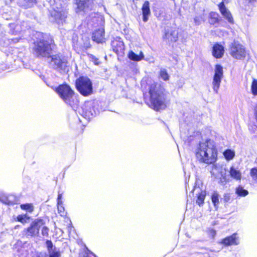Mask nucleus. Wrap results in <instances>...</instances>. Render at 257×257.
Wrapping results in <instances>:
<instances>
[{
    "label": "nucleus",
    "instance_id": "nucleus-1",
    "mask_svg": "<svg viewBox=\"0 0 257 257\" xmlns=\"http://www.w3.org/2000/svg\"><path fill=\"white\" fill-rule=\"evenodd\" d=\"M197 159L201 163L213 164L217 157V150L215 142L207 140L199 143L196 150Z\"/></svg>",
    "mask_w": 257,
    "mask_h": 257
},
{
    "label": "nucleus",
    "instance_id": "nucleus-2",
    "mask_svg": "<svg viewBox=\"0 0 257 257\" xmlns=\"http://www.w3.org/2000/svg\"><path fill=\"white\" fill-rule=\"evenodd\" d=\"M150 106L158 111L165 109L166 106V95L164 88L160 83H154L150 86Z\"/></svg>",
    "mask_w": 257,
    "mask_h": 257
},
{
    "label": "nucleus",
    "instance_id": "nucleus-3",
    "mask_svg": "<svg viewBox=\"0 0 257 257\" xmlns=\"http://www.w3.org/2000/svg\"><path fill=\"white\" fill-rule=\"evenodd\" d=\"M55 91L60 98L74 110L77 108L78 105V100L75 95L74 91L67 84H62L55 88Z\"/></svg>",
    "mask_w": 257,
    "mask_h": 257
},
{
    "label": "nucleus",
    "instance_id": "nucleus-4",
    "mask_svg": "<svg viewBox=\"0 0 257 257\" xmlns=\"http://www.w3.org/2000/svg\"><path fill=\"white\" fill-rule=\"evenodd\" d=\"M53 40H40L34 44L33 53L37 57H48L53 48Z\"/></svg>",
    "mask_w": 257,
    "mask_h": 257
},
{
    "label": "nucleus",
    "instance_id": "nucleus-5",
    "mask_svg": "<svg viewBox=\"0 0 257 257\" xmlns=\"http://www.w3.org/2000/svg\"><path fill=\"white\" fill-rule=\"evenodd\" d=\"M76 86L78 91L84 96L92 93V84L91 80L86 77H80L76 81Z\"/></svg>",
    "mask_w": 257,
    "mask_h": 257
},
{
    "label": "nucleus",
    "instance_id": "nucleus-6",
    "mask_svg": "<svg viewBox=\"0 0 257 257\" xmlns=\"http://www.w3.org/2000/svg\"><path fill=\"white\" fill-rule=\"evenodd\" d=\"M48 61L50 65L55 69L64 72L68 71V62L64 57L58 55L48 56Z\"/></svg>",
    "mask_w": 257,
    "mask_h": 257
},
{
    "label": "nucleus",
    "instance_id": "nucleus-7",
    "mask_svg": "<svg viewBox=\"0 0 257 257\" xmlns=\"http://www.w3.org/2000/svg\"><path fill=\"white\" fill-rule=\"evenodd\" d=\"M44 224V221L41 219H35L30 227L25 229L24 232L27 236H36L39 235L40 228Z\"/></svg>",
    "mask_w": 257,
    "mask_h": 257
},
{
    "label": "nucleus",
    "instance_id": "nucleus-8",
    "mask_svg": "<svg viewBox=\"0 0 257 257\" xmlns=\"http://www.w3.org/2000/svg\"><path fill=\"white\" fill-rule=\"evenodd\" d=\"M215 73L212 81V87L215 93L218 92V89L220 86L221 79L223 76V67L219 64L215 65Z\"/></svg>",
    "mask_w": 257,
    "mask_h": 257
},
{
    "label": "nucleus",
    "instance_id": "nucleus-9",
    "mask_svg": "<svg viewBox=\"0 0 257 257\" xmlns=\"http://www.w3.org/2000/svg\"><path fill=\"white\" fill-rule=\"evenodd\" d=\"M95 103L94 102H87L82 107V115L87 119H90L98 113L97 109H95Z\"/></svg>",
    "mask_w": 257,
    "mask_h": 257
},
{
    "label": "nucleus",
    "instance_id": "nucleus-10",
    "mask_svg": "<svg viewBox=\"0 0 257 257\" xmlns=\"http://www.w3.org/2000/svg\"><path fill=\"white\" fill-rule=\"evenodd\" d=\"M230 54L235 59H243L246 56V52L242 45L234 43L231 45Z\"/></svg>",
    "mask_w": 257,
    "mask_h": 257
},
{
    "label": "nucleus",
    "instance_id": "nucleus-11",
    "mask_svg": "<svg viewBox=\"0 0 257 257\" xmlns=\"http://www.w3.org/2000/svg\"><path fill=\"white\" fill-rule=\"evenodd\" d=\"M212 174L216 177H220L222 183L226 182L225 178V170L218 164H213L211 171Z\"/></svg>",
    "mask_w": 257,
    "mask_h": 257
},
{
    "label": "nucleus",
    "instance_id": "nucleus-12",
    "mask_svg": "<svg viewBox=\"0 0 257 257\" xmlns=\"http://www.w3.org/2000/svg\"><path fill=\"white\" fill-rule=\"evenodd\" d=\"M46 244L47 248L48 256L49 257H61V253L59 248L53 245L51 240H47Z\"/></svg>",
    "mask_w": 257,
    "mask_h": 257
},
{
    "label": "nucleus",
    "instance_id": "nucleus-13",
    "mask_svg": "<svg viewBox=\"0 0 257 257\" xmlns=\"http://www.w3.org/2000/svg\"><path fill=\"white\" fill-rule=\"evenodd\" d=\"M51 15L58 24H62L66 18V13L63 11L54 10L51 11Z\"/></svg>",
    "mask_w": 257,
    "mask_h": 257
},
{
    "label": "nucleus",
    "instance_id": "nucleus-14",
    "mask_svg": "<svg viewBox=\"0 0 257 257\" xmlns=\"http://www.w3.org/2000/svg\"><path fill=\"white\" fill-rule=\"evenodd\" d=\"M221 243L225 245H236L239 243L238 237L237 236L236 233L227 236L221 241Z\"/></svg>",
    "mask_w": 257,
    "mask_h": 257
},
{
    "label": "nucleus",
    "instance_id": "nucleus-15",
    "mask_svg": "<svg viewBox=\"0 0 257 257\" xmlns=\"http://www.w3.org/2000/svg\"><path fill=\"white\" fill-rule=\"evenodd\" d=\"M178 38V32L174 29L168 30L163 36V39L168 42H175Z\"/></svg>",
    "mask_w": 257,
    "mask_h": 257
},
{
    "label": "nucleus",
    "instance_id": "nucleus-16",
    "mask_svg": "<svg viewBox=\"0 0 257 257\" xmlns=\"http://www.w3.org/2000/svg\"><path fill=\"white\" fill-rule=\"evenodd\" d=\"M224 2H225V0H223V1L218 5L219 11L222 15L227 19L229 23H233V18L230 12L225 7L224 4Z\"/></svg>",
    "mask_w": 257,
    "mask_h": 257
},
{
    "label": "nucleus",
    "instance_id": "nucleus-17",
    "mask_svg": "<svg viewBox=\"0 0 257 257\" xmlns=\"http://www.w3.org/2000/svg\"><path fill=\"white\" fill-rule=\"evenodd\" d=\"M104 34V30L103 29L101 28L96 30L93 33V40L97 43H102L105 42Z\"/></svg>",
    "mask_w": 257,
    "mask_h": 257
},
{
    "label": "nucleus",
    "instance_id": "nucleus-18",
    "mask_svg": "<svg viewBox=\"0 0 257 257\" xmlns=\"http://www.w3.org/2000/svg\"><path fill=\"white\" fill-rule=\"evenodd\" d=\"M77 5L76 12L83 11L90 7L89 0H75Z\"/></svg>",
    "mask_w": 257,
    "mask_h": 257
},
{
    "label": "nucleus",
    "instance_id": "nucleus-19",
    "mask_svg": "<svg viewBox=\"0 0 257 257\" xmlns=\"http://www.w3.org/2000/svg\"><path fill=\"white\" fill-rule=\"evenodd\" d=\"M224 49L223 46L218 43L215 44L213 47L212 54L216 58H220L223 55Z\"/></svg>",
    "mask_w": 257,
    "mask_h": 257
},
{
    "label": "nucleus",
    "instance_id": "nucleus-20",
    "mask_svg": "<svg viewBox=\"0 0 257 257\" xmlns=\"http://www.w3.org/2000/svg\"><path fill=\"white\" fill-rule=\"evenodd\" d=\"M143 21L146 22L148 20V17L150 15V4L148 1H146L142 7Z\"/></svg>",
    "mask_w": 257,
    "mask_h": 257
},
{
    "label": "nucleus",
    "instance_id": "nucleus-21",
    "mask_svg": "<svg viewBox=\"0 0 257 257\" xmlns=\"http://www.w3.org/2000/svg\"><path fill=\"white\" fill-rule=\"evenodd\" d=\"M36 0H19L18 5L25 9L32 7L35 4Z\"/></svg>",
    "mask_w": 257,
    "mask_h": 257
},
{
    "label": "nucleus",
    "instance_id": "nucleus-22",
    "mask_svg": "<svg viewBox=\"0 0 257 257\" xmlns=\"http://www.w3.org/2000/svg\"><path fill=\"white\" fill-rule=\"evenodd\" d=\"M128 57L131 60L139 61L144 58V56L142 52H140L139 55H137L133 51H130L128 54Z\"/></svg>",
    "mask_w": 257,
    "mask_h": 257
},
{
    "label": "nucleus",
    "instance_id": "nucleus-23",
    "mask_svg": "<svg viewBox=\"0 0 257 257\" xmlns=\"http://www.w3.org/2000/svg\"><path fill=\"white\" fill-rule=\"evenodd\" d=\"M229 174L230 176L235 180H239L241 178V173L240 171L236 169L233 166L230 168Z\"/></svg>",
    "mask_w": 257,
    "mask_h": 257
},
{
    "label": "nucleus",
    "instance_id": "nucleus-24",
    "mask_svg": "<svg viewBox=\"0 0 257 257\" xmlns=\"http://www.w3.org/2000/svg\"><path fill=\"white\" fill-rule=\"evenodd\" d=\"M10 33L13 35L19 34L22 31V28L20 25L18 24H10Z\"/></svg>",
    "mask_w": 257,
    "mask_h": 257
},
{
    "label": "nucleus",
    "instance_id": "nucleus-25",
    "mask_svg": "<svg viewBox=\"0 0 257 257\" xmlns=\"http://www.w3.org/2000/svg\"><path fill=\"white\" fill-rule=\"evenodd\" d=\"M111 45L113 47V51L116 53L124 49L123 43L122 41H114L112 42Z\"/></svg>",
    "mask_w": 257,
    "mask_h": 257
},
{
    "label": "nucleus",
    "instance_id": "nucleus-26",
    "mask_svg": "<svg viewBox=\"0 0 257 257\" xmlns=\"http://www.w3.org/2000/svg\"><path fill=\"white\" fill-rule=\"evenodd\" d=\"M205 191L201 190L200 192L199 193L196 200V203L199 206L202 205L204 203V200L206 196Z\"/></svg>",
    "mask_w": 257,
    "mask_h": 257
},
{
    "label": "nucleus",
    "instance_id": "nucleus-27",
    "mask_svg": "<svg viewBox=\"0 0 257 257\" xmlns=\"http://www.w3.org/2000/svg\"><path fill=\"white\" fill-rule=\"evenodd\" d=\"M159 78L166 81L169 80L170 76L165 69L161 68L159 71Z\"/></svg>",
    "mask_w": 257,
    "mask_h": 257
},
{
    "label": "nucleus",
    "instance_id": "nucleus-28",
    "mask_svg": "<svg viewBox=\"0 0 257 257\" xmlns=\"http://www.w3.org/2000/svg\"><path fill=\"white\" fill-rule=\"evenodd\" d=\"M223 155L225 159L229 161L232 160L234 158L235 153L234 151L228 149L224 152Z\"/></svg>",
    "mask_w": 257,
    "mask_h": 257
},
{
    "label": "nucleus",
    "instance_id": "nucleus-29",
    "mask_svg": "<svg viewBox=\"0 0 257 257\" xmlns=\"http://www.w3.org/2000/svg\"><path fill=\"white\" fill-rule=\"evenodd\" d=\"M211 201L213 203L214 207L217 208L219 204V194L218 193L214 191L211 195Z\"/></svg>",
    "mask_w": 257,
    "mask_h": 257
},
{
    "label": "nucleus",
    "instance_id": "nucleus-30",
    "mask_svg": "<svg viewBox=\"0 0 257 257\" xmlns=\"http://www.w3.org/2000/svg\"><path fill=\"white\" fill-rule=\"evenodd\" d=\"M218 21V14L213 12L211 13L209 15V23L211 25H214Z\"/></svg>",
    "mask_w": 257,
    "mask_h": 257
},
{
    "label": "nucleus",
    "instance_id": "nucleus-31",
    "mask_svg": "<svg viewBox=\"0 0 257 257\" xmlns=\"http://www.w3.org/2000/svg\"><path fill=\"white\" fill-rule=\"evenodd\" d=\"M236 193L240 196H245L248 194V191L241 186H239L236 189Z\"/></svg>",
    "mask_w": 257,
    "mask_h": 257
},
{
    "label": "nucleus",
    "instance_id": "nucleus-32",
    "mask_svg": "<svg viewBox=\"0 0 257 257\" xmlns=\"http://www.w3.org/2000/svg\"><path fill=\"white\" fill-rule=\"evenodd\" d=\"M21 208L23 210H25L29 212H32L34 210L33 206L32 204H25L21 205Z\"/></svg>",
    "mask_w": 257,
    "mask_h": 257
},
{
    "label": "nucleus",
    "instance_id": "nucleus-33",
    "mask_svg": "<svg viewBox=\"0 0 257 257\" xmlns=\"http://www.w3.org/2000/svg\"><path fill=\"white\" fill-rule=\"evenodd\" d=\"M252 93L254 95H257V80L253 79L251 86Z\"/></svg>",
    "mask_w": 257,
    "mask_h": 257
},
{
    "label": "nucleus",
    "instance_id": "nucleus-34",
    "mask_svg": "<svg viewBox=\"0 0 257 257\" xmlns=\"http://www.w3.org/2000/svg\"><path fill=\"white\" fill-rule=\"evenodd\" d=\"M250 175L252 179L257 182V168H252L250 172Z\"/></svg>",
    "mask_w": 257,
    "mask_h": 257
},
{
    "label": "nucleus",
    "instance_id": "nucleus-35",
    "mask_svg": "<svg viewBox=\"0 0 257 257\" xmlns=\"http://www.w3.org/2000/svg\"><path fill=\"white\" fill-rule=\"evenodd\" d=\"M28 219H29V217H27V214L19 215L17 216V220L23 223H26V220Z\"/></svg>",
    "mask_w": 257,
    "mask_h": 257
},
{
    "label": "nucleus",
    "instance_id": "nucleus-36",
    "mask_svg": "<svg viewBox=\"0 0 257 257\" xmlns=\"http://www.w3.org/2000/svg\"><path fill=\"white\" fill-rule=\"evenodd\" d=\"M58 210L61 216H64L65 215V209L63 206V203H57Z\"/></svg>",
    "mask_w": 257,
    "mask_h": 257
},
{
    "label": "nucleus",
    "instance_id": "nucleus-37",
    "mask_svg": "<svg viewBox=\"0 0 257 257\" xmlns=\"http://www.w3.org/2000/svg\"><path fill=\"white\" fill-rule=\"evenodd\" d=\"M0 201L8 205L13 204V202L10 201L8 198L4 196L0 197Z\"/></svg>",
    "mask_w": 257,
    "mask_h": 257
},
{
    "label": "nucleus",
    "instance_id": "nucleus-38",
    "mask_svg": "<svg viewBox=\"0 0 257 257\" xmlns=\"http://www.w3.org/2000/svg\"><path fill=\"white\" fill-rule=\"evenodd\" d=\"M90 59H91V61H92L95 65H98L99 64V61L98 59L92 55H90L89 56Z\"/></svg>",
    "mask_w": 257,
    "mask_h": 257
},
{
    "label": "nucleus",
    "instance_id": "nucleus-39",
    "mask_svg": "<svg viewBox=\"0 0 257 257\" xmlns=\"http://www.w3.org/2000/svg\"><path fill=\"white\" fill-rule=\"evenodd\" d=\"M49 229L46 227L43 226L42 229V234L44 236H48V235Z\"/></svg>",
    "mask_w": 257,
    "mask_h": 257
},
{
    "label": "nucleus",
    "instance_id": "nucleus-40",
    "mask_svg": "<svg viewBox=\"0 0 257 257\" xmlns=\"http://www.w3.org/2000/svg\"><path fill=\"white\" fill-rule=\"evenodd\" d=\"M202 20V18H200L199 17H196L194 19V23L196 25H199L201 24V21Z\"/></svg>",
    "mask_w": 257,
    "mask_h": 257
},
{
    "label": "nucleus",
    "instance_id": "nucleus-41",
    "mask_svg": "<svg viewBox=\"0 0 257 257\" xmlns=\"http://www.w3.org/2000/svg\"><path fill=\"white\" fill-rule=\"evenodd\" d=\"M62 197V194L59 192L58 198H57V203H63L62 201L61 200Z\"/></svg>",
    "mask_w": 257,
    "mask_h": 257
},
{
    "label": "nucleus",
    "instance_id": "nucleus-42",
    "mask_svg": "<svg viewBox=\"0 0 257 257\" xmlns=\"http://www.w3.org/2000/svg\"><path fill=\"white\" fill-rule=\"evenodd\" d=\"M88 251H89L88 249L86 248V250L85 251V252L81 253L80 254L79 257H87L88 256Z\"/></svg>",
    "mask_w": 257,
    "mask_h": 257
},
{
    "label": "nucleus",
    "instance_id": "nucleus-43",
    "mask_svg": "<svg viewBox=\"0 0 257 257\" xmlns=\"http://www.w3.org/2000/svg\"><path fill=\"white\" fill-rule=\"evenodd\" d=\"M224 200L225 202H228L230 200V196L228 194H226L224 196Z\"/></svg>",
    "mask_w": 257,
    "mask_h": 257
},
{
    "label": "nucleus",
    "instance_id": "nucleus-44",
    "mask_svg": "<svg viewBox=\"0 0 257 257\" xmlns=\"http://www.w3.org/2000/svg\"><path fill=\"white\" fill-rule=\"evenodd\" d=\"M20 40V38H16L15 39H12L11 40L12 41H13L14 43H17L19 42Z\"/></svg>",
    "mask_w": 257,
    "mask_h": 257
},
{
    "label": "nucleus",
    "instance_id": "nucleus-45",
    "mask_svg": "<svg viewBox=\"0 0 257 257\" xmlns=\"http://www.w3.org/2000/svg\"><path fill=\"white\" fill-rule=\"evenodd\" d=\"M210 234L213 237H214L216 234V232L214 230L212 229L210 230Z\"/></svg>",
    "mask_w": 257,
    "mask_h": 257
}]
</instances>
